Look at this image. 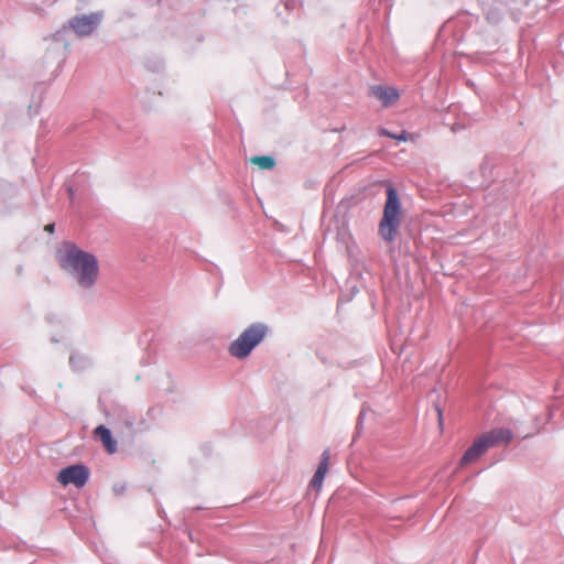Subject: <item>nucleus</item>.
Masks as SVG:
<instances>
[{
	"label": "nucleus",
	"mask_w": 564,
	"mask_h": 564,
	"mask_svg": "<svg viewBox=\"0 0 564 564\" xmlns=\"http://www.w3.org/2000/svg\"><path fill=\"white\" fill-rule=\"evenodd\" d=\"M512 437L510 431L505 429H497L489 431L474 441L471 446L465 452L460 459V466H466L476 462L484 455L488 448L496 446L500 443H508Z\"/></svg>",
	"instance_id": "20e7f679"
},
{
	"label": "nucleus",
	"mask_w": 564,
	"mask_h": 564,
	"mask_svg": "<svg viewBox=\"0 0 564 564\" xmlns=\"http://www.w3.org/2000/svg\"><path fill=\"white\" fill-rule=\"evenodd\" d=\"M89 478V469L80 464L72 465L59 470L57 481L63 486L74 485L83 488Z\"/></svg>",
	"instance_id": "39448f33"
},
{
	"label": "nucleus",
	"mask_w": 564,
	"mask_h": 564,
	"mask_svg": "<svg viewBox=\"0 0 564 564\" xmlns=\"http://www.w3.org/2000/svg\"><path fill=\"white\" fill-rule=\"evenodd\" d=\"M102 14L100 12H93L89 14L77 15L70 19L69 25L73 31L79 36H87L94 32L99 24Z\"/></svg>",
	"instance_id": "423d86ee"
},
{
	"label": "nucleus",
	"mask_w": 564,
	"mask_h": 564,
	"mask_svg": "<svg viewBox=\"0 0 564 564\" xmlns=\"http://www.w3.org/2000/svg\"><path fill=\"white\" fill-rule=\"evenodd\" d=\"M268 326L254 323L248 326L229 346V354L238 359L247 358L267 336Z\"/></svg>",
	"instance_id": "7ed1b4c3"
},
{
	"label": "nucleus",
	"mask_w": 564,
	"mask_h": 564,
	"mask_svg": "<svg viewBox=\"0 0 564 564\" xmlns=\"http://www.w3.org/2000/svg\"><path fill=\"white\" fill-rule=\"evenodd\" d=\"M250 162L262 170H271L275 165L274 159L269 155L253 156L250 159Z\"/></svg>",
	"instance_id": "9d476101"
},
{
	"label": "nucleus",
	"mask_w": 564,
	"mask_h": 564,
	"mask_svg": "<svg viewBox=\"0 0 564 564\" xmlns=\"http://www.w3.org/2000/svg\"><path fill=\"white\" fill-rule=\"evenodd\" d=\"M370 95L379 99L383 107L392 106L400 98V94L397 88L383 85L372 86L370 88Z\"/></svg>",
	"instance_id": "0eeeda50"
},
{
	"label": "nucleus",
	"mask_w": 564,
	"mask_h": 564,
	"mask_svg": "<svg viewBox=\"0 0 564 564\" xmlns=\"http://www.w3.org/2000/svg\"><path fill=\"white\" fill-rule=\"evenodd\" d=\"M44 230L52 234L54 232V224H48L44 227Z\"/></svg>",
	"instance_id": "f8f14e48"
},
{
	"label": "nucleus",
	"mask_w": 564,
	"mask_h": 564,
	"mask_svg": "<svg viewBox=\"0 0 564 564\" xmlns=\"http://www.w3.org/2000/svg\"><path fill=\"white\" fill-rule=\"evenodd\" d=\"M380 134L389 137L391 139L399 140V141H406L408 140V133L405 131H402L401 134H393V133H391L390 131H388L386 129H381L380 130Z\"/></svg>",
	"instance_id": "9b49d317"
},
{
	"label": "nucleus",
	"mask_w": 564,
	"mask_h": 564,
	"mask_svg": "<svg viewBox=\"0 0 564 564\" xmlns=\"http://www.w3.org/2000/svg\"><path fill=\"white\" fill-rule=\"evenodd\" d=\"M61 265L72 272L82 288H90L97 280L99 271L97 258L75 246L66 248L61 258Z\"/></svg>",
	"instance_id": "f257e3e1"
},
{
	"label": "nucleus",
	"mask_w": 564,
	"mask_h": 564,
	"mask_svg": "<svg viewBox=\"0 0 564 564\" xmlns=\"http://www.w3.org/2000/svg\"><path fill=\"white\" fill-rule=\"evenodd\" d=\"M401 218L402 209L398 192L394 187L388 186L383 215L379 223V235L384 241L392 242L397 238Z\"/></svg>",
	"instance_id": "f03ea898"
},
{
	"label": "nucleus",
	"mask_w": 564,
	"mask_h": 564,
	"mask_svg": "<svg viewBox=\"0 0 564 564\" xmlns=\"http://www.w3.org/2000/svg\"><path fill=\"white\" fill-rule=\"evenodd\" d=\"M329 458H330L329 451L328 449L324 451L322 454V460L317 467V470L315 471V474L310 482V486L315 490H319L323 485L325 475L328 471Z\"/></svg>",
	"instance_id": "6e6552de"
},
{
	"label": "nucleus",
	"mask_w": 564,
	"mask_h": 564,
	"mask_svg": "<svg viewBox=\"0 0 564 564\" xmlns=\"http://www.w3.org/2000/svg\"><path fill=\"white\" fill-rule=\"evenodd\" d=\"M94 434L99 437L105 449L109 454H113L117 452V442L112 438L111 432L104 425H99L95 429Z\"/></svg>",
	"instance_id": "1a4fd4ad"
}]
</instances>
